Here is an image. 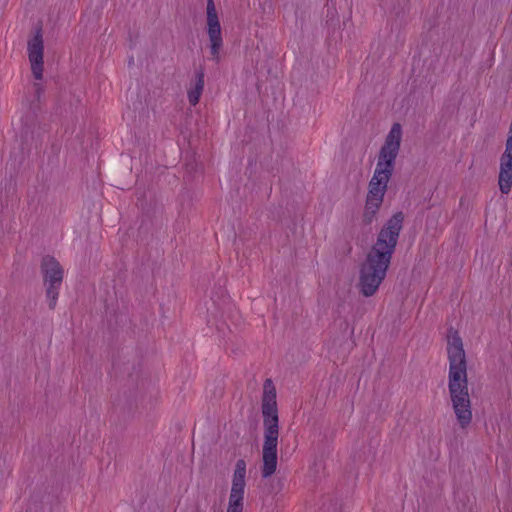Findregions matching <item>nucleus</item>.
<instances>
[{"label":"nucleus","instance_id":"9d476101","mask_svg":"<svg viewBox=\"0 0 512 512\" xmlns=\"http://www.w3.org/2000/svg\"><path fill=\"white\" fill-rule=\"evenodd\" d=\"M35 86H36V90H37V91H40V89H41L40 84H36Z\"/></svg>","mask_w":512,"mask_h":512},{"label":"nucleus","instance_id":"1a4fd4ad","mask_svg":"<svg viewBox=\"0 0 512 512\" xmlns=\"http://www.w3.org/2000/svg\"><path fill=\"white\" fill-rule=\"evenodd\" d=\"M203 89H204V71H203V69H199L196 72V80H195L193 87H191L188 90V100L191 105L195 106L199 102V99L202 95Z\"/></svg>","mask_w":512,"mask_h":512},{"label":"nucleus","instance_id":"0eeeda50","mask_svg":"<svg viewBox=\"0 0 512 512\" xmlns=\"http://www.w3.org/2000/svg\"><path fill=\"white\" fill-rule=\"evenodd\" d=\"M206 18L211 56L218 61L220 50L223 46V39L218 13L213 0H207Z\"/></svg>","mask_w":512,"mask_h":512},{"label":"nucleus","instance_id":"39448f33","mask_svg":"<svg viewBox=\"0 0 512 512\" xmlns=\"http://www.w3.org/2000/svg\"><path fill=\"white\" fill-rule=\"evenodd\" d=\"M41 270L43 273L44 285L46 287L48 305L51 309H54L57 304L64 271L59 262L51 256L43 258Z\"/></svg>","mask_w":512,"mask_h":512},{"label":"nucleus","instance_id":"20e7f679","mask_svg":"<svg viewBox=\"0 0 512 512\" xmlns=\"http://www.w3.org/2000/svg\"><path fill=\"white\" fill-rule=\"evenodd\" d=\"M262 414L264 422V443L262 447V476L268 478L277 469L278 446V409L276 402V389L271 379H267L263 386Z\"/></svg>","mask_w":512,"mask_h":512},{"label":"nucleus","instance_id":"423d86ee","mask_svg":"<svg viewBox=\"0 0 512 512\" xmlns=\"http://www.w3.org/2000/svg\"><path fill=\"white\" fill-rule=\"evenodd\" d=\"M246 488V462L239 459L232 475L226 512H243Z\"/></svg>","mask_w":512,"mask_h":512},{"label":"nucleus","instance_id":"7ed1b4c3","mask_svg":"<svg viewBox=\"0 0 512 512\" xmlns=\"http://www.w3.org/2000/svg\"><path fill=\"white\" fill-rule=\"evenodd\" d=\"M402 127L394 123L380 149L374 174L369 182L364 209V220L371 223L377 214L392 176L395 161L400 150Z\"/></svg>","mask_w":512,"mask_h":512},{"label":"nucleus","instance_id":"6e6552de","mask_svg":"<svg viewBox=\"0 0 512 512\" xmlns=\"http://www.w3.org/2000/svg\"><path fill=\"white\" fill-rule=\"evenodd\" d=\"M28 57L31 64L32 74L37 80L43 77V37L41 30H37L35 35L28 41Z\"/></svg>","mask_w":512,"mask_h":512},{"label":"nucleus","instance_id":"f257e3e1","mask_svg":"<svg viewBox=\"0 0 512 512\" xmlns=\"http://www.w3.org/2000/svg\"><path fill=\"white\" fill-rule=\"evenodd\" d=\"M404 216L395 213L380 230L359 271L358 289L365 297L373 296L386 277L395 251Z\"/></svg>","mask_w":512,"mask_h":512},{"label":"nucleus","instance_id":"f03ea898","mask_svg":"<svg viewBox=\"0 0 512 512\" xmlns=\"http://www.w3.org/2000/svg\"><path fill=\"white\" fill-rule=\"evenodd\" d=\"M446 342L449 398L459 425L466 428L472 421L467 355L463 340L457 330L453 328L448 330Z\"/></svg>","mask_w":512,"mask_h":512}]
</instances>
